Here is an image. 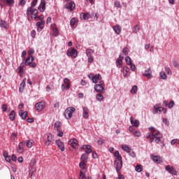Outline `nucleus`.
Returning a JSON list of instances; mask_svg holds the SVG:
<instances>
[{"mask_svg": "<svg viewBox=\"0 0 179 179\" xmlns=\"http://www.w3.org/2000/svg\"><path fill=\"white\" fill-rule=\"evenodd\" d=\"M149 129L151 133L146 134V139H150V143H152L154 141L157 143H160V142H162V138H163V134H162V133L155 127H150Z\"/></svg>", "mask_w": 179, "mask_h": 179, "instance_id": "nucleus-1", "label": "nucleus"}, {"mask_svg": "<svg viewBox=\"0 0 179 179\" xmlns=\"http://www.w3.org/2000/svg\"><path fill=\"white\" fill-rule=\"evenodd\" d=\"M114 167L116 169V171L118 173L121 169H122V157L116 158L114 162Z\"/></svg>", "mask_w": 179, "mask_h": 179, "instance_id": "nucleus-2", "label": "nucleus"}, {"mask_svg": "<svg viewBox=\"0 0 179 179\" xmlns=\"http://www.w3.org/2000/svg\"><path fill=\"white\" fill-rule=\"evenodd\" d=\"M75 111H76V109H75V108H73V107L68 108L67 109H66V110L64 112L65 117L67 120H71V118H72V115H73V113H75Z\"/></svg>", "mask_w": 179, "mask_h": 179, "instance_id": "nucleus-3", "label": "nucleus"}, {"mask_svg": "<svg viewBox=\"0 0 179 179\" xmlns=\"http://www.w3.org/2000/svg\"><path fill=\"white\" fill-rule=\"evenodd\" d=\"M94 90L97 92V93H103L104 92V81H99V84H96L94 85Z\"/></svg>", "mask_w": 179, "mask_h": 179, "instance_id": "nucleus-4", "label": "nucleus"}, {"mask_svg": "<svg viewBox=\"0 0 179 179\" xmlns=\"http://www.w3.org/2000/svg\"><path fill=\"white\" fill-rule=\"evenodd\" d=\"M66 54L68 57H71V58H76V57H78V50L73 48H70L67 50Z\"/></svg>", "mask_w": 179, "mask_h": 179, "instance_id": "nucleus-5", "label": "nucleus"}, {"mask_svg": "<svg viewBox=\"0 0 179 179\" xmlns=\"http://www.w3.org/2000/svg\"><path fill=\"white\" fill-rule=\"evenodd\" d=\"M31 15L32 16H37V15H38V10L37 9H33L31 8V10L29 11V8H27V20H30V16Z\"/></svg>", "mask_w": 179, "mask_h": 179, "instance_id": "nucleus-6", "label": "nucleus"}, {"mask_svg": "<svg viewBox=\"0 0 179 179\" xmlns=\"http://www.w3.org/2000/svg\"><path fill=\"white\" fill-rule=\"evenodd\" d=\"M33 61H34V58L28 56L27 59H24L22 62L25 66H30L31 64H33Z\"/></svg>", "mask_w": 179, "mask_h": 179, "instance_id": "nucleus-7", "label": "nucleus"}, {"mask_svg": "<svg viewBox=\"0 0 179 179\" xmlns=\"http://www.w3.org/2000/svg\"><path fill=\"white\" fill-rule=\"evenodd\" d=\"M35 108L37 111H43L45 108V102L41 101L36 103Z\"/></svg>", "mask_w": 179, "mask_h": 179, "instance_id": "nucleus-8", "label": "nucleus"}, {"mask_svg": "<svg viewBox=\"0 0 179 179\" xmlns=\"http://www.w3.org/2000/svg\"><path fill=\"white\" fill-rule=\"evenodd\" d=\"M64 83L62 85V90L64 92V90H65V85H66V90H69V89L71 88V83H69V79L68 78H64Z\"/></svg>", "mask_w": 179, "mask_h": 179, "instance_id": "nucleus-9", "label": "nucleus"}, {"mask_svg": "<svg viewBox=\"0 0 179 179\" xmlns=\"http://www.w3.org/2000/svg\"><path fill=\"white\" fill-rule=\"evenodd\" d=\"M54 139V137L50 134H47V138L45 142V146H50L51 143H52V141Z\"/></svg>", "mask_w": 179, "mask_h": 179, "instance_id": "nucleus-10", "label": "nucleus"}, {"mask_svg": "<svg viewBox=\"0 0 179 179\" xmlns=\"http://www.w3.org/2000/svg\"><path fill=\"white\" fill-rule=\"evenodd\" d=\"M81 149L83 150H85V149H86L85 150V153L87 155H90V153H92V152H93V150H92V146L90 145H83L81 147Z\"/></svg>", "mask_w": 179, "mask_h": 179, "instance_id": "nucleus-11", "label": "nucleus"}, {"mask_svg": "<svg viewBox=\"0 0 179 179\" xmlns=\"http://www.w3.org/2000/svg\"><path fill=\"white\" fill-rule=\"evenodd\" d=\"M143 76H146L148 79H152V78H153V76H152V69H150V67L148 70L145 71Z\"/></svg>", "mask_w": 179, "mask_h": 179, "instance_id": "nucleus-12", "label": "nucleus"}, {"mask_svg": "<svg viewBox=\"0 0 179 179\" xmlns=\"http://www.w3.org/2000/svg\"><path fill=\"white\" fill-rule=\"evenodd\" d=\"M69 145H70L71 148H76L78 146V140L76 138L70 139Z\"/></svg>", "mask_w": 179, "mask_h": 179, "instance_id": "nucleus-13", "label": "nucleus"}, {"mask_svg": "<svg viewBox=\"0 0 179 179\" xmlns=\"http://www.w3.org/2000/svg\"><path fill=\"white\" fill-rule=\"evenodd\" d=\"M24 66H26L22 62V63L20 64V66L17 68V73H19L20 76H23V71H24Z\"/></svg>", "mask_w": 179, "mask_h": 179, "instance_id": "nucleus-14", "label": "nucleus"}, {"mask_svg": "<svg viewBox=\"0 0 179 179\" xmlns=\"http://www.w3.org/2000/svg\"><path fill=\"white\" fill-rule=\"evenodd\" d=\"M40 12H44L45 10V0H41L40 6L38 7Z\"/></svg>", "mask_w": 179, "mask_h": 179, "instance_id": "nucleus-15", "label": "nucleus"}, {"mask_svg": "<svg viewBox=\"0 0 179 179\" xmlns=\"http://www.w3.org/2000/svg\"><path fill=\"white\" fill-rule=\"evenodd\" d=\"M56 145L60 149L61 152H64L65 150V147L64 146V143H62V141H61L60 140L56 141Z\"/></svg>", "mask_w": 179, "mask_h": 179, "instance_id": "nucleus-16", "label": "nucleus"}, {"mask_svg": "<svg viewBox=\"0 0 179 179\" xmlns=\"http://www.w3.org/2000/svg\"><path fill=\"white\" fill-rule=\"evenodd\" d=\"M75 3L73 1H71L70 3H67L66 6V9H69L70 12H72L73 9H75Z\"/></svg>", "mask_w": 179, "mask_h": 179, "instance_id": "nucleus-17", "label": "nucleus"}, {"mask_svg": "<svg viewBox=\"0 0 179 179\" xmlns=\"http://www.w3.org/2000/svg\"><path fill=\"white\" fill-rule=\"evenodd\" d=\"M152 160L155 163H157V164H160V163H163V159H162L160 156H154L152 157Z\"/></svg>", "mask_w": 179, "mask_h": 179, "instance_id": "nucleus-18", "label": "nucleus"}, {"mask_svg": "<svg viewBox=\"0 0 179 179\" xmlns=\"http://www.w3.org/2000/svg\"><path fill=\"white\" fill-rule=\"evenodd\" d=\"M122 59H124V57L120 55L119 58L116 60V65L117 68H122Z\"/></svg>", "mask_w": 179, "mask_h": 179, "instance_id": "nucleus-19", "label": "nucleus"}, {"mask_svg": "<svg viewBox=\"0 0 179 179\" xmlns=\"http://www.w3.org/2000/svg\"><path fill=\"white\" fill-rule=\"evenodd\" d=\"M130 122L131 124V125H133V127H136V128H138V127H139V120H135L134 121V117H130Z\"/></svg>", "mask_w": 179, "mask_h": 179, "instance_id": "nucleus-20", "label": "nucleus"}, {"mask_svg": "<svg viewBox=\"0 0 179 179\" xmlns=\"http://www.w3.org/2000/svg\"><path fill=\"white\" fill-rule=\"evenodd\" d=\"M165 170L166 171H169L171 174H176V170L174 169V167L171 166L170 167L169 165H167L165 166Z\"/></svg>", "mask_w": 179, "mask_h": 179, "instance_id": "nucleus-21", "label": "nucleus"}, {"mask_svg": "<svg viewBox=\"0 0 179 179\" xmlns=\"http://www.w3.org/2000/svg\"><path fill=\"white\" fill-rule=\"evenodd\" d=\"M26 144V141H22L19 143L18 148L17 150V153H23V145Z\"/></svg>", "mask_w": 179, "mask_h": 179, "instance_id": "nucleus-22", "label": "nucleus"}, {"mask_svg": "<svg viewBox=\"0 0 179 179\" xmlns=\"http://www.w3.org/2000/svg\"><path fill=\"white\" fill-rule=\"evenodd\" d=\"M164 108L163 107H159V105H155L154 106V113L155 114H157V113H162Z\"/></svg>", "mask_w": 179, "mask_h": 179, "instance_id": "nucleus-23", "label": "nucleus"}, {"mask_svg": "<svg viewBox=\"0 0 179 179\" xmlns=\"http://www.w3.org/2000/svg\"><path fill=\"white\" fill-rule=\"evenodd\" d=\"M83 118H89V108L87 107L83 108Z\"/></svg>", "mask_w": 179, "mask_h": 179, "instance_id": "nucleus-24", "label": "nucleus"}, {"mask_svg": "<svg viewBox=\"0 0 179 179\" xmlns=\"http://www.w3.org/2000/svg\"><path fill=\"white\" fill-rule=\"evenodd\" d=\"M62 125V123H61L60 121H57L54 124V128L56 131H59L61 130Z\"/></svg>", "mask_w": 179, "mask_h": 179, "instance_id": "nucleus-25", "label": "nucleus"}, {"mask_svg": "<svg viewBox=\"0 0 179 179\" xmlns=\"http://www.w3.org/2000/svg\"><path fill=\"white\" fill-rule=\"evenodd\" d=\"M99 80H101V76L100 74H96L92 78L93 83H97Z\"/></svg>", "mask_w": 179, "mask_h": 179, "instance_id": "nucleus-26", "label": "nucleus"}, {"mask_svg": "<svg viewBox=\"0 0 179 179\" xmlns=\"http://www.w3.org/2000/svg\"><path fill=\"white\" fill-rule=\"evenodd\" d=\"M0 26L3 29H9V24L3 20H0Z\"/></svg>", "mask_w": 179, "mask_h": 179, "instance_id": "nucleus-27", "label": "nucleus"}, {"mask_svg": "<svg viewBox=\"0 0 179 179\" xmlns=\"http://www.w3.org/2000/svg\"><path fill=\"white\" fill-rule=\"evenodd\" d=\"M26 78H24L22 83L20 85L19 91L20 93L23 92V90L24 89V86H26Z\"/></svg>", "mask_w": 179, "mask_h": 179, "instance_id": "nucleus-28", "label": "nucleus"}, {"mask_svg": "<svg viewBox=\"0 0 179 179\" xmlns=\"http://www.w3.org/2000/svg\"><path fill=\"white\" fill-rule=\"evenodd\" d=\"M19 115H20L22 120H26L27 118V111L20 110Z\"/></svg>", "mask_w": 179, "mask_h": 179, "instance_id": "nucleus-29", "label": "nucleus"}, {"mask_svg": "<svg viewBox=\"0 0 179 179\" xmlns=\"http://www.w3.org/2000/svg\"><path fill=\"white\" fill-rule=\"evenodd\" d=\"M45 24V22L44 21H41V22H36V26L38 27V30H40L41 31V30H43V29L44 27H43V25Z\"/></svg>", "mask_w": 179, "mask_h": 179, "instance_id": "nucleus-30", "label": "nucleus"}, {"mask_svg": "<svg viewBox=\"0 0 179 179\" xmlns=\"http://www.w3.org/2000/svg\"><path fill=\"white\" fill-rule=\"evenodd\" d=\"M113 30L116 33V34H120L121 27L120 25H115L113 27Z\"/></svg>", "mask_w": 179, "mask_h": 179, "instance_id": "nucleus-31", "label": "nucleus"}, {"mask_svg": "<svg viewBox=\"0 0 179 179\" xmlns=\"http://www.w3.org/2000/svg\"><path fill=\"white\" fill-rule=\"evenodd\" d=\"M88 157H89V155L87 154H83L80 157V161L87 163Z\"/></svg>", "mask_w": 179, "mask_h": 179, "instance_id": "nucleus-32", "label": "nucleus"}, {"mask_svg": "<svg viewBox=\"0 0 179 179\" xmlns=\"http://www.w3.org/2000/svg\"><path fill=\"white\" fill-rule=\"evenodd\" d=\"M37 2H38V0H33V1L31 3V6L28 8V12H30L36 5H37Z\"/></svg>", "mask_w": 179, "mask_h": 179, "instance_id": "nucleus-33", "label": "nucleus"}, {"mask_svg": "<svg viewBox=\"0 0 179 179\" xmlns=\"http://www.w3.org/2000/svg\"><path fill=\"white\" fill-rule=\"evenodd\" d=\"M94 53V51L92 49H87L86 50V55H87V57H93V54Z\"/></svg>", "mask_w": 179, "mask_h": 179, "instance_id": "nucleus-34", "label": "nucleus"}, {"mask_svg": "<svg viewBox=\"0 0 179 179\" xmlns=\"http://www.w3.org/2000/svg\"><path fill=\"white\" fill-rule=\"evenodd\" d=\"M5 1L8 6H13L15 5V0H5Z\"/></svg>", "mask_w": 179, "mask_h": 179, "instance_id": "nucleus-35", "label": "nucleus"}, {"mask_svg": "<svg viewBox=\"0 0 179 179\" xmlns=\"http://www.w3.org/2000/svg\"><path fill=\"white\" fill-rule=\"evenodd\" d=\"M122 150L127 152V153H129L131 152V148L128 145H122Z\"/></svg>", "mask_w": 179, "mask_h": 179, "instance_id": "nucleus-36", "label": "nucleus"}, {"mask_svg": "<svg viewBox=\"0 0 179 179\" xmlns=\"http://www.w3.org/2000/svg\"><path fill=\"white\" fill-rule=\"evenodd\" d=\"M130 92L131 94H136V92H138V86H133Z\"/></svg>", "mask_w": 179, "mask_h": 179, "instance_id": "nucleus-37", "label": "nucleus"}, {"mask_svg": "<svg viewBox=\"0 0 179 179\" xmlns=\"http://www.w3.org/2000/svg\"><path fill=\"white\" fill-rule=\"evenodd\" d=\"M25 143L27 145V148H30L33 146V140L26 141Z\"/></svg>", "mask_w": 179, "mask_h": 179, "instance_id": "nucleus-38", "label": "nucleus"}, {"mask_svg": "<svg viewBox=\"0 0 179 179\" xmlns=\"http://www.w3.org/2000/svg\"><path fill=\"white\" fill-rule=\"evenodd\" d=\"M159 77H160V79H164V80L167 79V75L166 74V72H164V71H162L159 73Z\"/></svg>", "mask_w": 179, "mask_h": 179, "instance_id": "nucleus-39", "label": "nucleus"}, {"mask_svg": "<svg viewBox=\"0 0 179 179\" xmlns=\"http://www.w3.org/2000/svg\"><path fill=\"white\" fill-rule=\"evenodd\" d=\"M96 99L98 101H101L104 99V96H103V94L99 92V94L96 95Z\"/></svg>", "mask_w": 179, "mask_h": 179, "instance_id": "nucleus-40", "label": "nucleus"}, {"mask_svg": "<svg viewBox=\"0 0 179 179\" xmlns=\"http://www.w3.org/2000/svg\"><path fill=\"white\" fill-rule=\"evenodd\" d=\"M15 110H12L9 114V120H10V121H13V120H15Z\"/></svg>", "mask_w": 179, "mask_h": 179, "instance_id": "nucleus-41", "label": "nucleus"}, {"mask_svg": "<svg viewBox=\"0 0 179 179\" xmlns=\"http://www.w3.org/2000/svg\"><path fill=\"white\" fill-rule=\"evenodd\" d=\"M76 23H78V20H76V18H71V20L70 21L71 26H75V24H76Z\"/></svg>", "mask_w": 179, "mask_h": 179, "instance_id": "nucleus-42", "label": "nucleus"}, {"mask_svg": "<svg viewBox=\"0 0 179 179\" xmlns=\"http://www.w3.org/2000/svg\"><path fill=\"white\" fill-rule=\"evenodd\" d=\"M127 65H132V62H131V57L129 56L126 57L125 58Z\"/></svg>", "mask_w": 179, "mask_h": 179, "instance_id": "nucleus-43", "label": "nucleus"}, {"mask_svg": "<svg viewBox=\"0 0 179 179\" xmlns=\"http://www.w3.org/2000/svg\"><path fill=\"white\" fill-rule=\"evenodd\" d=\"M85 166H86V162L81 161V162H80L79 164L80 169H82L83 170H84Z\"/></svg>", "mask_w": 179, "mask_h": 179, "instance_id": "nucleus-44", "label": "nucleus"}, {"mask_svg": "<svg viewBox=\"0 0 179 179\" xmlns=\"http://www.w3.org/2000/svg\"><path fill=\"white\" fill-rule=\"evenodd\" d=\"M78 179H86V176H85V173H83V171H80Z\"/></svg>", "mask_w": 179, "mask_h": 179, "instance_id": "nucleus-45", "label": "nucleus"}, {"mask_svg": "<svg viewBox=\"0 0 179 179\" xmlns=\"http://www.w3.org/2000/svg\"><path fill=\"white\" fill-rule=\"evenodd\" d=\"M33 54H34V49H29L28 50V57H33Z\"/></svg>", "mask_w": 179, "mask_h": 179, "instance_id": "nucleus-46", "label": "nucleus"}, {"mask_svg": "<svg viewBox=\"0 0 179 179\" xmlns=\"http://www.w3.org/2000/svg\"><path fill=\"white\" fill-rule=\"evenodd\" d=\"M142 170V165H137L136 166V171H137V173H141Z\"/></svg>", "mask_w": 179, "mask_h": 179, "instance_id": "nucleus-47", "label": "nucleus"}, {"mask_svg": "<svg viewBox=\"0 0 179 179\" xmlns=\"http://www.w3.org/2000/svg\"><path fill=\"white\" fill-rule=\"evenodd\" d=\"M83 17L84 20H87L89 19V14L83 13L80 15V17Z\"/></svg>", "mask_w": 179, "mask_h": 179, "instance_id": "nucleus-48", "label": "nucleus"}, {"mask_svg": "<svg viewBox=\"0 0 179 179\" xmlns=\"http://www.w3.org/2000/svg\"><path fill=\"white\" fill-rule=\"evenodd\" d=\"M165 71L167 75H171V69H170V67L165 66Z\"/></svg>", "mask_w": 179, "mask_h": 179, "instance_id": "nucleus-49", "label": "nucleus"}, {"mask_svg": "<svg viewBox=\"0 0 179 179\" xmlns=\"http://www.w3.org/2000/svg\"><path fill=\"white\" fill-rule=\"evenodd\" d=\"M34 174V168H31L29 173V176L30 178H31V177H33Z\"/></svg>", "mask_w": 179, "mask_h": 179, "instance_id": "nucleus-50", "label": "nucleus"}, {"mask_svg": "<svg viewBox=\"0 0 179 179\" xmlns=\"http://www.w3.org/2000/svg\"><path fill=\"white\" fill-rule=\"evenodd\" d=\"M139 30H141V28L139 27L138 25H136L134 27V29L133 30L134 33H138V31H139Z\"/></svg>", "mask_w": 179, "mask_h": 179, "instance_id": "nucleus-51", "label": "nucleus"}, {"mask_svg": "<svg viewBox=\"0 0 179 179\" xmlns=\"http://www.w3.org/2000/svg\"><path fill=\"white\" fill-rule=\"evenodd\" d=\"M18 5L19 6H24L26 5V0H20Z\"/></svg>", "mask_w": 179, "mask_h": 179, "instance_id": "nucleus-52", "label": "nucleus"}, {"mask_svg": "<svg viewBox=\"0 0 179 179\" xmlns=\"http://www.w3.org/2000/svg\"><path fill=\"white\" fill-rule=\"evenodd\" d=\"M133 134L135 136H137L138 138H139V136H141V131H139L138 130L134 131V132Z\"/></svg>", "mask_w": 179, "mask_h": 179, "instance_id": "nucleus-53", "label": "nucleus"}, {"mask_svg": "<svg viewBox=\"0 0 179 179\" xmlns=\"http://www.w3.org/2000/svg\"><path fill=\"white\" fill-rule=\"evenodd\" d=\"M3 156L6 159V161L8 162V163H10V156H8L6 154H3Z\"/></svg>", "mask_w": 179, "mask_h": 179, "instance_id": "nucleus-54", "label": "nucleus"}, {"mask_svg": "<svg viewBox=\"0 0 179 179\" xmlns=\"http://www.w3.org/2000/svg\"><path fill=\"white\" fill-rule=\"evenodd\" d=\"M52 31H53V36H58V34L59 33V31H58V29H57V28H54Z\"/></svg>", "mask_w": 179, "mask_h": 179, "instance_id": "nucleus-55", "label": "nucleus"}, {"mask_svg": "<svg viewBox=\"0 0 179 179\" xmlns=\"http://www.w3.org/2000/svg\"><path fill=\"white\" fill-rule=\"evenodd\" d=\"M114 156H115V157H117V159H118L119 157H121V155H120V152L119 151H115L114 152Z\"/></svg>", "mask_w": 179, "mask_h": 179, "instance_id": "nucleus-56", "label": "nucleus"}, {"mask_svg": "<svg viewBox=\"0 0 179 179\" xmlns=\"http://www.w3.org/2000/svg\"><path fill=\"white\" fill-rule=\"evenodd\" d=\"M1 108H2V110L5 112L8 110V106H6V104H3L2 105Z\"/></svg>", "mask_w": 179, "mask_h": 179, "instance_id": "nucleus-57", "label": "nucleus"}, {"mask_svg": "<svg viewBox=\"0 0 179 179\" xmlns=\"http://www.w3.org/2000/svg\"><path fill=\"white\" fill-rule=\"evenodd\" d=\"M58 134H57V136H59L60 138H62V136H64V132H62V131L59 130L57 131Z\"/></svg>", "mask_w": 179, "mask_h": 179, "instance_id": "nucleus-58", "label": "nucleus"}, {"mask_svg": "<svg viewBox=\"0 0 179 179\" xmlns=\"http://www.w3.org/2000/svg\"><path fill=\"white\" fill-rule=\"evenodd\" d=\"M122 52H123V54H124V55H128V48H123Z\"/></svg>", "mask_w": 179, "mask_h": 179, "instance_id": "nucleus-59", "label": "nucleus"}, {"mask_svg": "<svg viewBox=\"0 0 179 179\" xmlns=\"http://www.w3.org/2000/svg\"><path fill=\"white\" fill-rule=\"evenodd\" d=\"M174 107V102L173 101H171V102L169 104V108H173Z\"/></svg>", "mask_w": 179, "mask_h": 179, "instance_id": "nucleus-60", "label": "nucleus"}, {"mask_svg": "<svg viewBox=\"0 0 179 179\" xmlns=\"http://www.w3.org/2000/svg\"><path fill=\"white\" fill-rule=\"evenodd\" d=\"M130 66H131L130 67L131 70L133 71V72L135 71V69H136V66L132 63L131 64H130Z\"/></svg>", "mask_w": 179, "mask_h": 179, "instance_id": "nucleus-61", "label": "nucleus"}, {"mask_svg": "<svg viewBox=\"0 0 179 179\" xmlns=\"http://www.w3.org/2000/svg\"><path fill=\"white\" fill-rule=\"evenodd\" d=\"M94 61V58H93V56H90V57H88V62L90 64H92Z\"/></svg>", "mask_w": 179, "mask_h": 179, "instance_id": "nucleus-62", "label": "nucleus"}, {"mask_svg": "<svg viewBox=\"0 0 179 179\" xmlns=\"http://www.w3.org/2000/svg\"><path fill=\"white\" fill-rule=\"evenodd\" d=\"M129 132H131V134H134L136 130H135V129H134V127L131 126L129 128Z\"/></svg>", "mask_w": 179, "mask_h": 179, "instance_id": "nucleus-63", "label": "nucleus"}, {"mask_svg": "<svg viewBox=\"0 0 179 179\" xmlns=\"http://www.w3.org/2000/svg\"><path fill=\"white\" fill-rule=\"evenodd\" d=\"M123 71H124L126 73H128L129 72V68H128L127 66H124L123 67Z\"/></svg>", "mask_w": 179, "mask_h": 179, "instance_id": "nucleus-64", "label": "nucleus"}]
</instances>
